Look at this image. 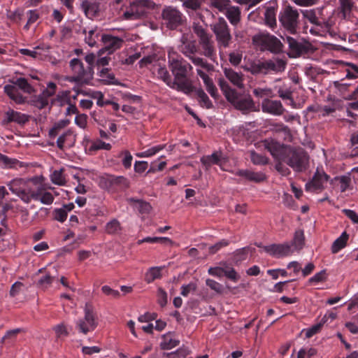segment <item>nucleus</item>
<instances>
[{"label": "nucleus", "mask_w": 358, "mask_h": 358, "mask_svg": "<svg viewBox=\"0 0 358 358\" xmlns=\"http://www.w3.org/2000/svg\"><path fill=\"white\" fill-rule=\"evenodd\" d=\"M299 13L291 6H287L280 13L279 20L289 33L295 34L298 27Z\"/></svg>", "instance_id": "nucleus-8"}, {"label": "nucleus", "mask_w": 358, "mask_h": 358, "mask_svg": "<svg viewBox=\"0 0 358 358\" xmlns=\"http://www.w3.org/2000/svg\"><path fill=\"white\" fill-rule=\"evenodd\" d=\"M35 192H36L38 195V199L37 201H40L43 204L50 205L53 203L54 196L50 192H43L41 188H38L37 190H35Z\"/></svg>", "instance_id": "nucleus-40"}, {"label": "nucleus", "mask_w": 358, "mask_h": 358, "mask_svg": "<svg viewBox=\"0 0 358 358\" xmlns=\"http://www.w3.org/2000/svg\"><path fill=\"white\" fill-rule=\"evenodd\" d=\"M162 17L167 27L171 29H176L182 22L181 13L171 6L166 7L163 10Z\"/></svg>", "instance_id": "nucleus-10"}, {"label": "nucleus", "mask_w": 358, "mask_h": 358, "mask_svg": "<svg viewBox=\"0 0 358 358\" xmlns=\"http://www.w3.org/2000/svg\"><path fill=\"white\" fill-rule=\"evenodd\" d=\"M327 279V273L325 270H322L315 273L313 277L309 278L308 283L317 284L318 282H324Z\"/></svg>", "instance_id": "nucleus-58"}, {"label": "nucleus", "mask_w": 358, "mask_h": 358, "mask_svg": "<svg viewBox=\"0 0 358 358\" xmlns=\"http://www.w3.org/2000/svg\"><path fill=\"white\" fill-rule=\"evenodd\" d=\"M196 289V285L194 282H190L187 285H183L181 287V295L186 297L190 293L194 292Z\"/></svg>", "instance_id": "nucleus-62"}, {"label": "nucleus", "mask_w": 358, "mask_h": 358, "mask_svg": "<svg viewBox=\"0 0 358 358\" xmlns=\"http://www.w3.org/2000/svg\"><path fill=\"white\" fill-rule=\"evenodd\" d=\"M266 24L270 27L276 24L275 14L273 10L267 8L264 13Z\"/></svg>", "instance_id": "nucleus-50"}, {"label": "nucleus", "mask_w": 358, "mask_h": 358, "mask_svg": "<svg viewBox=\"0 0 358 358\" xmlns=\"http://www.w3.org/2000/svg\"><path fill=\"white\" fill-rule=\"evenodd\" d=\"M188 58L196 66L201 67L208 71H211L213 69V66L208 64L203 58L196 57L194 55H192V57H189Z\"/></svg>", "instance_id": "nucleus-44"}, {"label": "nucleus", "mask_w": 358, "mask_h": 358, "mask_svg": "<svg viewBox=\"0 0 358 358\" xmlns=\"http://www.w3.org/2000/svg\"><path fill=\"white\" fill-rule=\"evenodd\" d=\"M251 161L256 165H265L268 163V159L264 155L257 153L254 150L250 151Z\"/></svg>", "instance_id": "nucleus-48"}, {"label": "nucleus", "mask_w": 358, "mask_h": 358, "mask_svg": "<svg viewBox=\"0 0 358 358\" xmlns=\"http://www.w3.org/2000/svg\"><path fill=\"white\" fill-rule=\"evenodd\" d=\"M57 90V85L53 82H49L47 84V88L43 90L41 92L42 96H43L45 98H46L49 101V98L52 96Z\"/></svg>", "instance_id": "nucleus-51"}, {"label": "nucleus", "mask_w": 358, "mask_h": 358, "mask_svg": "<svg viewBox=\"0 0 358 358\" xmlns=\"http://www.w3.org/2000/svg\"><path fill=\"white\" fill-rule=\"evenodd\" d=\"M75 123L81 129H85L87 125V115L85 114H78L75 117Z\"/></svg>", "instance_id": "nucleus-64"}, {"label": "nucleus", "mask_w": 358, "mask_h": 358, "mask_svg": "<svg viewBox=\"0 0 358 358\" xmlns=\"http://www.w3.org/2000/svg\"><path fill=\"white\" fill-rule=\"evenodd\" d=\"M200 161L206 170H208L211 166L215 164L219 166L222 170H224L223 165L225 163V159L220 151L214 152L210 155H204Z\"/></svg>", "instance_id": "nucleus-15"}, {"label": "nucleus", "mask_w": 358, "mask_h": 358, "mask_svg": "<svg viewBox=\"0 0 358 358\" xmlns=\"http://www.w3.org/2000/svg\"><path fill=\"white\" fill-rule=\"evenodd\" d=\"M55 277L52 275L50 273L41 276L38 280L37 284L42 289L48 288L50 285L54 282Z\"/></svg>", "instance_id": "nucleus-47"}, {"label": "nucleus", "mask_w": 358, "mask_h": 358, "mask_svg": "<svg viewBox=\"0 0 358 358\" xmlns=\"http://www.w3.org/2000/svg\"><path fill=\"white\" fill-rule=\"evenodd\" d=\"M237 176L245 178L246 180L255 182H261L266 180V176L262 172H254L249 170H239Z\"/></svg>", "instance_id": "nucleus-24"}, {"label": "nucleus", "mask_w": 358, "mask_h": 358, "mask_svg": "<svg viewBox=\"0 0 358 358\" xmlns=\"http://www.w3.org/2000/svg\"><path fill=\"white\" fill-rule=\"evenodd\" d=\"M164 267L154 266L150 268L145 275V280L148 283L153 282L156 279H159L162 277L161 271Z\"/></svg>", "instance_id": "nucleus-34"}, {"label": "nucleus", "mask_w": 358, "mask_h": 358, "mask_svg": "<svg viewBox=\"0 0 358 358\" xmlns=\"http://www.w3.org/2000/svg\"><path fill=\"white\" fill-rule=\"evenodd\" d=\"M264 250L270 255L281 258L289 256L294 252V250L289 243L282 244H271L264 247Z\"/></svg>", "instance_id": "nucleus-11"}, {"label": "nucleus", "mask_w": 358, "mask_h": 358, "mask_svg": "<svg viewBox=\"0 0 358 358\" xmlns=\"http://www.w3.org/2000/svg\"><path fill=\"white\" fill-rule=\"evenodd\" d=\"M217 45L220 48H227L231 40L228 25L224 19H220L213 27Z\"/></svg>", "instance_id": "nucleus-9"}, {"label": "nucleus", "mask_w": 358, "mask_h": 358, "mask_svg": "<svg viewBox=\"0 0 358 358\" xmlns=\"http://www.w3.org/2000/svg\"><path fill=\"white\" fill-rule=\"evenodd\" d=\"M121 229L120 224L117 220H113L108 222L106 226V230L108 234L118 233Z\"/></svg>", "instance_id": "nucleus-53"}, {"label": "nucleus", "mask_w": 358, "mask_h": 358, "mask_svg": "<svg viewBox=\"0 0 358 358\" xmlns=\"http://www.w3.org/2000/svg\"><path fill=\"white\" fill-rule=\"evenodd\" d=\"M203 83L206 86V90L210 96L214 99H217L218 97L217 90L215 86L213 80L211 78L207 79L203 82Z\"/></svg>", "instance_id": "nucleus-52"}, {"label": "nucleus", "mask_w": 358, "mask_h": 358, "mask_svg": "<svg viewBox=\"0 0 358 358\" xmlns=\"http://www.w3.org/2000/svg\"><path fill=\"white\" fill-rule=\"evenodd\" d=\"M196 94L199 98V101L201 106L206 107V108H210L213 107L212 102L202 89H197Z\"/></svg>", "instance_id": "nucleus-43"}, {"label": "nucleus", "mask_w": 358, "mask_h": 358, "mask_svg": "<svg viewBox=\"0 0 358 358\" xmlns=\"http://www.w3.org/2000/svg\"><path fill=\"white\" fill-rule=\"evenodd\" d=\"M278 96L282 99H288L289 100V104L291 105L293 108L295 107V102L292 98V92L288 89H282L280 88L278 90Z\"/></svg>", "instance_id": "nucleus-55"}, {"label": "nucleus", "mask_w": 358, "mask_h": 358, "mask_svg": "<svg viewBox=\"0 0 358 358\" xmlns=\"http://www.w3.org/2000/svg\"><path fill=\"white\" fill-rule=\"evenodd\" d=\"M53 329L57 338L67 336L69 334L66 327L62 323L55 326Z\"/></svg>", "instance_id": "nucleus-61"}, {"label": "nucleus", "mask_w": 358, "mask_h": 358, "mask_svg": "<svg viewBox=\"0 0 358 358\" xmlns=\"http://www.w3.org/2000/svg\"><path fill=\"white\" fill-rule=\"evenodd\" d=\"M188 58L196 66L201 67L208 71H211L213 69V66L208 64L203 58L196 57L194 55H192V57H189Z\"/></svg>", "instance_id": "nucleus-45"}, {"label": "nucleus", "mask_w": 358, "mask_h": 358, "mask_svg": "<svg viewBox=\"0 0 358 358\" xmlns=\"http://www.w3.org/2000/svg\"><path fill=\"white\" fill-rule=\"evenodd\" d=\"M29 116L26 114L15 111L9 108L6 113L3 120V124H8L10 122H15L19 124H23L28 122Z\"/></svg>", "instance_id": "nucleus-18"}, {"label": "nucleus", "mask_w": 358, "mask_h": 358, "mask_svg": "<svg viewBox=\"0 0 358 358\" xmlns=\"http://www.w3.org/2000/svg\"><path fill=\"white\" fill-rule=\"evenodd\" d=\"M264 73L268 71L275 72L283 71L285 69L286 63L282 59L269 60L264 62Z\"/></svg>", "instance_id": "nucleus-29"}, {"label": "nucleus", "mask_w": 358, "mask_h": 358, "mask_svg": "<svg viewBox=\"0 0 358 358\" xmlns=\"http://www.w3.org/2000/svg\"><path fill=\"white\" fill-rule=\"evenodd\" d=\"M84 317L79 318L75 323V328L79 334L87 335L94 331L99 324V320L92 308L86 305Z\"/></svg>", "instance_id": "nucleus-6"}, {"label": "nucleus", "mask_w": 358, "mask_h": 358, "mask_svg": "<svg viewBox=\"0 0 358 358\" xmlns=\"http://www.w3.org/2000/svg\"><path fill=\"white\" fill-rule=\"evenodd\" d=\"M224 75L227 79L235 87L241 90L245 87L244 75L241 72L236 71L231 68H224Z\"/></svg>", "instance_id": "nucleus-17"}, {"label": "nucleus", "mask_w": 358, "mask_h": 358, "mask_svg": "<svg viewBox=\"0 0 358 358\" xmlns=\"http://www.w3.org/2000/svg\"><path fill=\"white\" fill-rule=\"evenodd\" d=\"M8 17L15 23H20L23 17V11L21 9H17L13 12H10Z\"/></svg>", "instance_id": "nucleus-63"}, {"label": "nucleus", "mask_w": 358, "mask_h": 358, "mask_svg": "<svg viewBox=\"0 0 358 358\" xmlns=\"http://www.w3.org/2000/svg\"><path fill=\"white\" fill-rule=\"evenodd\" d=\"M97 38L98 34H96L95 30L91 29L85 34V41L89 46L93 47L95 45Z\"/></svg>", "instance_id": "nucleus-57"}, {"label": "nucleus", "mask_w": 358, "mask_h": 358, "mask_svg": "<svg viewBox=\"0 0 358 358\" xmlns=\"http://www.w3.org/2000/svg\"><path fill=\"white\" fill-rule=\"evenodd\" d=\"M230 3V0H211V5L220 11L226 10Z\"/></svg>", "instance_id": "nucleus-59"}, {"label": "nucleus", "mask_w": 358, "mask_h": 358, "mask_svg": "<svg viewBox=\"0 0 358 358\" xmlns=\"http://www.w3.org/2000/svg\"><path fill=\"white\" fill-rule=\"evenodd\" d=\"M155 71L157 73V76L159 79L164 82L171 88L176 89V81H174V79L172 78L171 74L165 66L158 65L156 67Z\"/></svg>", "instance_id": "nucleus-23"}, {"label": "nucleus", "mask_w": 358, "mask_h": 358, "mask_svg": "<svg viewBox=\"0 0 358 358\" xmlns=\"http://www.w3.org/2000/svg\"><path fill=\"white\" fill-rule=\"evenodd\" d=\"M243 69L252 74L264 73V62L259 61L248 60L242 66Z\"/></svg>", "instance_id": "nucleus-27"}, {"label": "nucleus", "mask_w": 358, "mask_h": 358, "mask_svg": "<svg viewBox=\"0 0 358 358\" xmlns=\"http://www.w3.org/2000/svg\"><path fill=\"white\" fill-rule=\"evenodd\" d=\"M178 50L186 57H192L197 52L196 41L190 33L183 34L180 38V44L178 45Z\"/></svg>", "instance_id": "nucleus-12"}, {"label": "nucleus", "mask_w": 358, "mask_h": 358, "mask_svg": "<svg viewBox=\"0 0 358 358\" xmlns=\"http://www.w3.org/2000/svg\"><path fill=\"white\" fill-rule=\"evenodd\" d=\"M111 148L112 145L110 143L97 139L91 143V145L89 148V151L96 152L99 150H110Z\"/></svg>", "instance_id": "nucleus-41"}, {"label": "nucleus", "mask_w": 358, "mask_h": 358, "mask_svg": "<svg viewBox=\"0 0 358 358\" xmlns=\"http://www.w3.org/2000/svg\"><path fill=\"white\" fill-rule=\"evenodd\" d=\"M28 103L30 105H31L38 109H43L48 105L49 101L46 98H45L43 96H42V94L41 93L40 94H38L37 96H32L28 101Z\"/></svg>", "instance_id": "nucleus-36"}, {"label": "nucleus", "mask_w": 358, "mask_h": 358, "mask_svg": "<svg viewBox=\"0 0 358 358\" xmlns=\"http://www.w3.org/2000/svg\"><path fill=\"white\" fill-rule=\"evenodd\" d=\"M6 185L9 190L24 203H29L31 200L38 199V195L30 186L29 180L24 178H14L7 182Z\"/></svg>", "instance_id": "nucleus-4"}, {"label": "nucleus", "mask_w": 358, "mask_h": 358, "mask_svg": "<svg viewBox=\"0 0 358 358\" xmlns=\"http://www.w3.org/2000/svg\"><path fill=\"white\" fill-rule=\"evenodd\" d=\"M76 136L71 130H66L61 134L57 141V147L63 150L64 148H70L74 145Z\"/></svg>", "instance_id": "nucleus-22"}, {"label": "nucleus", "mask_w": 358, "mask_h": 358, "mask_svg": "<svg viewBox=\"0 0 358 358\" xmlns=\"http://www.w3.org/2000/svg\"><path fill=\"white\" fill-rule=\"evenodd\" d=\"M168 65L176 81V90L189 94L193 87L188 79L192 66L173 47L167 48Z\"/></svg>", "instance_id": "nucleus-2"}, {"label": "nucleus", "mask_w": 358, "mask_h": 358, "mask_svg": "<svg viewBox=\"0 0 358 358\" xmlns=\"http://www.w3.org/2000/svg\"><path fill=\"white\" fill-rule=\"evenodd\" d=\"M50 47L45 44H42L35 47L33 50L22 48L19 51L23 55H27L34 59H43L46 57L49 52Z\"/></svg>", "instance_id": "nucleus-19"}, {"label": "nucleus", "mask_w": 358, "mask_h": 358, "mask_svg": "<svg viewBox=\"0 0 358 358\" xmlns=\"http://www.w3.org/2000/svg\"><path fill=\"white\" fill-rule=\"evenodd\" d=\"M199 44L203 50V54L207 57L212 59L215 55V50L211 36L199 41Z\"/></svg>", "instance_id": "nucleus-28"}, {"label": "nucleus", "mask_w": 358, "mask_h": 358, "mask_svg": "<svg viewBox=\"0 0 358 358\" xmlns=\"http://www.w3.org/2000/svg\"><path fill=\"white\" fill-rule=\"evenodd\" d=\"M152 7V2L150 0H136L131 2L123 13V18L127 20H134L145 15L148 8Z\"/></svg>", "instance_id": "nucleus-7"}, {"label": "nucleus", "mask_w": 358, "mask_h": 358, "mask_svg": "<svg viewBox=\"0 0 358 358\" xmlns=\"http://www.w3.org/2000/svg\"><path fill=\"white\" fill-rule=\"evenodd\" d=\"M15 85H17L20 89H21L23 92L27 94H33L36 92V90L33 86H31L27 79L24 78H17L14 83Z\"/></svg>", "instance_id": "nucleus-37"}, {"label": "nucleus", "mask_w": 358, "mask_h": 358, "mask_svg": "<svg viewBox=\"0 0 358 358\" xmlns=\"http://www.w3.org/2000/svg\"><path fill=\"white\" fill-rule=\"evenodd\" d=\"M329 176L324 172L317 171L313 180L306 183V189L307 191H317L322 190L324 188V185L327 182Z\"/></svg>", "instance_id": "nucleus-16"}, {"label": "nucleus", "mask_w": 358, "mask_h": 358, "mask_svg": "<svg viewBox=\"0 0 358 358\" xmlns=\"http://www.w3.org/2000/svg\"><path fill=\"white\" fill-rule=\"evenodd\" d=\"M4 92L17 104H23L27 102L24 96L15 85H6L3 87Z\"/></svg>", "instance_id": "nucleus-21"}, {"label": "nucleus", "mask_w": 358, "mask_h": 358, "mask_svg": "<svg viewBox=\"0 0 358 358\" xmlns=\"http://www.w3.org/2000/svg\"><path fill=\"white\" fill-rule=\"evenodd\" d=\"M64 169L62 168L59 170H55L50 175V180L52 183L64 186L66 183V177L64 174Z\"/></svg>", "instance_id": "nucleus-35"}, {"label": "nucleus", "mask_w": 358, "mask_h": 358, "mask_svg": "<svg viewBox=\"0 0 358 358\" xmlns=\"http://www.w3.org/2000/svg\"><path fill=\"white\" fill-rule=\"evenodd\" d=\"M258 145L259 147L266 149L274 159L286 162L296 171H302L308 164V157L301 148L292 149L273 139H266L259 142Z\"/></svg>", "instance_id": "nucleus-1"}, {"label": "nucleus", "mask_w": 358, "mask_h": 358, "mask_svg": "<svg viewBox=\"0 0 358 358\" xmlns=\"http://www.w3.org/2000/svg\"><path fill=\"white\" fill-rule=\"evenodd\" d=\"M20 331V329H15L8 331L6 334L4 335V336L1 338V342L8 343H13L15 341L17 334Z\"/></svg>", "instance_id": "nucleus-54"}, {"label": "nucleus", "mask_w": 358, "mask_h": 358, "mask_svg": "<svg viewBox=\"0 0 358 358\" xmlns=\"http://www.w3.org/2000/svg\"><path fill=\"white\" fill-rule=\"evenodd\" d=\"M180 344V341L177 339L173 334L169 332L162 336L160 348L162 350H171Z\"/></svg>", "instance_id": "nucleus-26"}, {"label": "nucleus", "mask_w": 358, "mask_h": 358, "mask_svg": "<svg viewBox=\"0 0 358 358\" xmlns=\"http://www.w3.org/2000/svg\"><path fill=\"white\" fill-rule=\"evenodd\" d=\"M25 288V285L21 282H15L11 287L10 295L13 297L18 295Z\"/></svg>", "instance_id": "nucleus-60"}, {"label": "nucleus", "mask_w": 358, "mask_h": 358, "mask_svg": "<svg viewBox=\"0 0 358 358\" xmlns=\"http://www.w3.org/2000/svg\"><path fill=\"white\" fill-rule=\"evenodd\" d=\"M165 148L164 145H157L153 146L145 151L137 152L136 156L140 158L143 157H151L158 153L159 151L162 150Z\"/></svg>", "instance_id": "nucleus-38"}, {"label": "nucleus", "mask_w": 358, "mask_h": 358, "mask_svg": "<svg viewBox=\"0 0 358 358\" xmlns=\"http://www.w3.org/2000/svg\"><path fill=\"white\" fill-rule=\"evenodd\" d=\"M70 66L73 73V76L68 78L69 82L88 84L92 79L94 74L92 67H84L83 63L80 59L77 58L71 59Z\"/></svg>", "instance_id": "nucleus-5"}, {"label": "nucleus", "mask_w": 358, "mask_h": 358, "mask_svg": "<svg viewBox=\"0 0 358 358\" xmlns=\"http://www.w3.org/2000/svg\"><path fill=\"white\" fill-rule=\"evenodd\" d=\"M292 248L295 251H299L304 245V234L302 230H297L294 234V238L291 243Z\"/></svg>", "instance_id": "nucleus-32"}, {"label": "nucleus", "mask_w": 358, "mask_h": 358, "mask_svg": "<svg viewBox=\"0 0 358 358\" xmlns=\"http://www.w3.org/2000/svg\"><path fill=\"white\" fill-rule=\"evenodd\" d=\"M20 162L0 153V166L5 168H15Z\"/></svg>", "instance_id": "nucleus-46"}, {"label": "nucleus", "mask_w": 358, "mask_h": 358, "mask_svg": "<svg viewBox=\"0 0 358 358\" xmlns=\"http://www.w3.org/2000/svg\"><path fill=\"white\" fill-rule=\"evenodd\" d=\"M102 39L106 45V48L110 52L120 48L123 43L122 38L110 35L103 36Z\"/></svg>", "instance_id": "nucleus-25"}, {"label": "nucleus", "mask_w": 358, "mask_h": 358, "mask_svg": "<svg viewBox=\"0 0 358 358\" xmlns=\"http://www.w3.org/2000/svg\"><path fill=\"white\" fill-rule=\"evenodd\" d=\"M219 86L227 100L236 109L245 112L253 108L254 103L250 96H241L236 90L232 89L224 79L219 80Z\"/></svg>", "instance_id": "nucleus-3"}, {"label": "nucleus", "mask_w": 358, "mask_h": 358, "mask_svg": "<svg viewBox=\"0 0 358 358\" xmlns=\"http://www.w3.org/2000/svg\"><path fill=\"white\" fill-rule=\"evenodd\" d=\"M192 30L194 33L196 35V36L199 38V41L210 36L208 34L206 29L203 27V24H200L199 22H193Z\"/></svg>", "instance_id": "nucleus-39"}, {"label": "nucleus", "mask_w": 358, "mask_h": 358, "mask_svg": "<svg viewBox=\"0 0 358 358\" xmlns=\"http://www.w3.org/2000/svg\"><path fill=\"white\" fill-rule=\"evenodd\" d=\"M99 76L101 81L106 84H115V78L113 73H110L109 69L107 68L102 69L99 72Z\"/></svg>", "instance_id": "nucleus-42"}, {"label": "nucleus", "mask_w": 358, "mask_h": 358, "mask_svg": "<svg viewBox=\"0 0 358 358\" xmlns=\"http://www.w3.org/2000/svg\"><path fill=\"white\" fill-rule=\"evenodd\" d=\"M262 110L265 113L275 116L282 115L285 111V108L280 101L269 99H264L262 101Z\"/></svg>", "instance_id": "nucleus-14"}, {"label": "nucleus", "mask_w": 358, "mask_h": 358, "mask_svg": "<svg viewBox=\"0 0 358 358\" xmlns=\"http://www.w3.org/2000/svg\"><path fill=\"white\" fill-rule=\"evenodd\" d=\"M226 11V16L229 22L234 24H237L241 19V10L238 7L229 6Z\"/></svg>", "instance_id": "nucleus-31"}, {"label": "nucleus", "mask_w": 358, "mask_h": 358, "mask_svg": "<svg viewBox=\"0 0 358 358\" xmlns=\"http://www.w3.org/2000/svg\"><path fill=\"white\" fill-rule=\"evenodd\" d=\"M223 272L224 275L226 276L229 280H232L233 282H237L239 278L240 275L237 273V272L235 271V269L230 266H224L223 267Z\"/></svg>", "instance_id": "nucleus-49"}, {"label": "nucleus", "mask_w": 358, "mask_h": 358, "mask_svg": "<svg viewBox=\"0 0 358 358\" xmlns=\"http://www.w3.org/2000/svg\"><path fill=\"white\" fill-rule=\"evenodd\" d=\"M283 41L288 44V55L291 57H296L305 51L304 45L291 36L283 38Z\"/></svg>", "instance_id": "nucleus-20"}, {"label": "nucleus", "mask_w": 358, "mask_h": 358, "mask_svg": "<svg viewBox=\"0 0 358 358\" xmlns=\"http://www.w3.org/2000/svg\"><path fill=\"white\" fill-rule=\"evenodd\" d=\"M254 43L262 45L264 48H268L274 51L281 50L280 41L274 36L268 34L261 33L253 37Z\"/></svg>", "instance_id": "nucleus-13"}, {"label": "nucleus", "mask_w": 358, "mask_h": 358, "mask_svg": "<svg viewBox=\"0 0 358 358\" xmlns=\"http://www.w3.org/2000/svg\"><path fill=\"white\" fill-rule=\"evenodd\" d=\"M157 302L161 307H164L168 301L166 292L162 287H159L157 292Z\"/></svg>", "instance_id": "nucleus-56"}, {"label": "nucleus", "mask_w": 358, "mask_h": 358, "mask_svg": "<svg viewBox=\"0 0 358 358\" xmlns=\"http://www.w3.org/2000/svg\"><path fill=\"white\" fill-rule=\"evenodd\" d=\"M348 237V234L345 231L343 232L333 243L331 245V252L336 254L341 249L344 248L346 245Z\"/></svg>", "instance_id": "nucleus-30"}, {"label": "nucleus", "mask_w": 358, "mask_h": 358, "mask_svg": "<svg viewBox=\"0 0 358 358\" xmlns=\"http://www.w3.org/2000/svg\"><path fill=\"white\" fill-rule=\"evenodd\" d=\"M81 8L87 17H92L98 12L99 6L96 3L85 0L81 3Z\"/></svg>", "instance_id": "nucleus-33"}]
</instances>
